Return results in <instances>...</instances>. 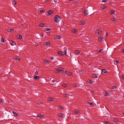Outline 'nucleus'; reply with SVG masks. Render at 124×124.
<instances>
[{
  "instance_id": "nucleus-1",
  "label": "nucleus",
  "mask_w": 124,
  "mask_h": 124,
  "mask_svg": "<svg viewBox=\"0 0 124 124\" xmlns=\"http://www.w3.org/2000/svg\"><path fill=\"white\" fill-rule=\"evenodd\" d=\"M61 19L60 17L59 16L57 15L55 16L54 21L58 23L59 22Z\"/></svg>"
},
{
  "instance_id": "nucleus-2",
  "label": "nucleus",
  "mask_w": 124,
  "mask_h": 124,
  "mask_svg": "<svg viewBox=\"0 0 124 124\" xmlns=\"http://www.w3.org/2000/svg\"><path fill=\"white\" fill-rule=\"evenodd\" d=\"M58 116L59 117L62 118L64 117L65 116V115L64 114H62L61 113H59L58 115Z\"/></svg>"
},
{
  "instance_id": "nucleus-3",
  "label": "nucleus",
  "mask_w": 124,
  "mask_h": 124,
  "mask_svg": "<svg viewBox=\"0 0 124 124\" xmlns=\"http://www.w3.org/2000/svg\"><path fill=\"white\" fill-rule=\"evenodd\" d=\"M102 32V31L100 30H97L95 32V33L96 34H101Z\"/></svg>"
},
{
  "instance_id": "nucleus-4",
  "label": "nucleus",
  "mask_w": 124,
  "mask_h": 124,
  "mask_svg": "<svg viewBox=\"0 0 124 124\" xmlns=\"http://www.w3.org/2000/svg\"><path fill=\"white\" fill-rule=\"evenodd\" d=\"M63 68H60L56 70V72L59 73L60 71H63Z\"/></svg>"
},
{
  "instance_id": "nucleus-5",
  "label": "nucleus",
  "mask_w": 124,
  "mask_h": 124,
  "mask_svg": "<svg viewBox=\"0 0 124 124\" xmlns=\"http://www.w3.org/2000/svg\"><path fill=\"white\" fill-rule=\"evenodd\" d=\"M54 100V98H53L49 97L48 99V101H53Z\"/></svg>"
},
{
  "instance_id": "nucleus-6",
  "label": "nucleus",
  "mask_w": 124,
  "mask_h": 124,
  "mask_svg": "<svg viewBox=\"0 0 124 124\" xmlns=\"http://www.w3.org/2000/svg\"><path fill=\"white\" fill-rule=\"evenodd\" d=\"M85 24V22L83 21H80L79 22V24L81 25H84Z\"/></svg>"
},
{
  "instance_id": "nucleus-7",
  "label": "nucleus",
  "mask_w": 124,
  "mask_h": 124,
  "mask_svg": "<svg viewBox=\"0 0 124 124\" xmlns=\"http://www.w3.org/2000/svg\"><path fill=\"white\" fill-rule=\"evenodd\" d=\"M53 10H49L48 12V14H46L47 15H49L53 13Z\"/></svg>"
},
{
  "instance_id": "nucleus-8",
  "label": "nucleus",
  "mask_w": 124,
  "mask_h": 124,
  "mask_svg": "<svg viewBox=\"0 0 124 124\" xmlns=\"http://www.w3.org/2000/svg\"><path fill=\"white\" fill-rule=\"evenodd\" d=\"M78 31V30L75 29H73L72 31V32L74 33H76Z\"/></svg>"
},
{
  "instance_id": "nucleus-9",
  "label": "nucleus",
  "mask_w": 124,
  "mask_h": 124,
  "mask_svg": "<svg viewBox=\"0 0 124 124\" xmlns=\"http://www.w3.org/2000/svg\"><path fill=\"white\" fill-rule=\"evenodd\" d=\"M58 53L59 55H64V53L62 52L61 51H58Z\"/></svg>"
},
{
  "instance_id": "nucleus-10",
  "label": "nucleus",
  "mask_w": 124,
  "mask_h": 124,
  "mask_svg": "<svg viewBox=\"0 0 124 124\" xmlns=\"http://www.w3.org/2000/svg\"><path fill=\"white\" fill-rule=\"evenodd\" d=\"M39 118L42 119H44L45 118V117L44 116L39 114Z\"/></svg>"
},
{
  "instance_id": "nucleus-11",
  "label": "nucleus",
  "mask_w": 124,
  "mask_h": 124,
  "mask_svg": "<svg viewBox=\"0 0 124 124\" xmlns=\"http://www.w3.org/2000/svg\"><path fill=\"white\" fill-rule=\"evenodd\" d=\"M10 44L12 46L15 45L16 44V43L13 41H12L10 42Z\"/></svg>"
},
{
  "instance_id": "nucleus-12",
  "label": "nucleus",
  "mask_w": 124,
  "mask_h": 124,
  "mask_svg": "<svg viewBox=\"0 0 124 124\" xmlns=\"http://www.w3.org/2000/svg\"><path fill=\"white\" fill-rule=\"evenodd\" d=\"M44 61L46 63H49L50 62V61H49L46 59L44 60Z\"/></svg>"
},
{
  "instance_id": "nucleus-13",
  "label": "nucleus",
  "mask_w": 124,
  "mask_h": 124,
  "mask_svg": "<svg viewBox=\"0 0 124 124\" xmlns=\"http://www.w3.org/2000/svg\"><path fill=\"white\" fill-rule=\"evenodd\" d=\"M115 11L114 10H111L110 11V14L111 15L114 14L115 13Z\"/></svg>"
},
{
  "instance_id": "nucleus-14",
  "label": "nucleus",
  "mask_w": 124,
  "mask_h": 124,
  "mask_svg": "<svg viewBox=\"0 0 124 124\" xmlns=\"http://www.w3.org/2000/svg\"><path fill=\"white\" fill-rule=\"evenodd\" d=\"M110 20L113 21H115L117 20V19L116 18L112 17L111 18Z\"/></svg>"
},
{
  "instance_id": "nucleus-15",
  "label": "nucleus",
  "mask_w": 124,
  "mask_h": 124,
  "mask_svg": "<svg viewBox=\"0 0 124 124\" xmlns=\"http://www.w3.org/2000/svg\"><path fill=\"white\" fill-rule=\"evenodd\" d=\"M69 96L70 94H69L65 93L64 94V96L65 97H68Z\"/></svg>"
},
{
  "instance_id": "nucleus-16",
  "label": "nucleus",
  "mask_w": 124,
  "mask_h": 124,
  "mask_svg": "<svg viewBox=\"0 0 124 124\" xmlns=\"http://www.w3.org/2000/svg\"><path fill=\"white\" fill-rule=\"evenodd\" d=\"M84 14L85 16H86L87 15H88V12L87 11V10H85L84 11Z\"/></svg>"
},
{
  "instance_id": "nucleus-17",
  "label": "nucleus",
  "mask_w": 124,
  "mask_h": 124,
  "mask_svg": "<svg viewBox=\"0 0 124 124\" xmlns=\"http://www.w3.org/2000/svg\"><path fill=\"white\" fill-rule=\"evenodd\" d=\"M64 55L65 54V55H67V54H66V52H66V51H67L66 49L65 48H64Z\"/></svg>"
},
{
  "instance_id": "nucleus-18",
  "label": "nucleus",
  "mask_w": 124,
  "mask_h": 124,
  "mask_svg": "<svg viewBox=\"0 0 124 124\" xmlns=\"http://www.w3.org/2000/svg\"><path fill=\"white\" fill-rule=\"evenodd\" d=\"M102 72L104 73H107L106 69H103L102 70Z\"/></svg>"
},
{
  "instance_id": "nucleus-19",
  "label": "nucleus",
  "mask_w": 124,
  "mask_h": 124,
  "mask_svg": "<svg viewBox=\"0 0 124 124\" xmlns=\"http://www.w3.org/2000/svg\"><path fill=\"white\" fill-rule=\"evenodd\" d=\"M93 78H97L98 77L97 75L95 74L93 75Z\"/></svg>"
},
{
  "instance_id": "nucleus-20",
  "label": "nucleus",
  "mask_w": 124,
  "mask_h": 124,
  "mask_svg": "<svg viewBox=\"0 0 124 124\" xmlns=\"http://www.w3.org/2000/svg\"><path fill=\"white\" fill-rule=\"evenodd\" d=\"M33 78L36 80L39 79V77L37 76H35L33 77Z\"/></svg>"
},
{
  "instance_id": "nucleus-21",
  "label": "nucleus",
  "mask_w": 124,
  "mask_h": 124,
  "mask_svg": "<svg viewBox=\"0 0 124 124\" xmlns=\"http://www.w3.org/2000/svg\"><path fill=\"white\" fill-rule=\"evenodd\" d=\"M44 26V24L43 23H41L39 24V26L43 27Z\"/></svg>"
},
{
  "instance_id": "nucleus-22",
  "label": "nucleus",
  "mask_w": 124,
  "mask_h": 124,
  "mask_svg": "<svg viewBox=\"0 0 124 124\" xmlns=\"http://www.w3.org/2000/svg\"><path fill=\"white\" fill-rule=\"evenodd\" d=\"M103 39V37H100L98 38V41H101Z\"/></svg>"
},
{
  "instance_id": "nucleus-23",
  "label": "nucleus",
  "mask_w": 124,
  "mask_h": 124,
  "mask_svg": "<svg viewBox=\"0 0 124 124\" xmlns=\"http://www.w3.org/2000/svg\"><path fill=\"white\" fill-rule=\"evenodd\" d=\"M12 2L13 4H14L15 5H16L17 4L16 2L14 0H12Z\"/></svg>"
},
{
  "instance_id": "nucleus-24",
  "label": "nucleus",
  "mask_w": 124,
  "mask_h": 124,
  "mask_svg": "<svg viewBox=\"0 0 124 124\" xmlns=\"http://www.w3.org/2000/svg\"><path fill=\"white\" fill-rule=\"evenodd\" d=\"M113 121H114L115 122H119L118 120V119L115 118H114L113 119Z\"/></svg>"
},
{
  "instance_id": "nucleus-25",
  "label": "nucleus",
  "mask_w": 124,
  "mask_h": 124,
  "mask_svg": "<svg viewBox=\"0 0 124 124\" xmlns=\"http://www.w3.org/2000/svg\"><path fill=\"white\" fill-rule=\"evenodd\" d=\"M46 46H49L50 45V43L49 42H46Z\"/></svg>"
},
{
  "instance_id": "nucleus-26",
  "label": "nucleus",
  "mask_w": 124,
  "mask_h": 124,
  "mask_svg": "<svg viewBox=\"0 0 124 124\" xmlns=\"http://www.w3.org/2000/svg\"><path fill=\"white\" fill-rule=\"evenodd\" d=\"M58 108L60 109H63V107L60 106H58Z\"/></svg>"
},
{
  "instance_id": "nucleus-27",
  "label": "nucleus",
  "mask_w": 124,
  "mask_h": 124,
  "mask_svg": "<svg viewBox=\"0 0 124 124\" xmlns=\"http://www.w3.org/2000/svg\"><path fill=\"white\" fill-rule=\"evenodd\" d=\"M104 94L106 96H108L109 95V93H108L105 92Z\"/></svg>"
},
{
  "instance_id": "nucleus-28",
  "label": "nucleus",
  "mask_w": 124,
  "mask_h": 124,
  "mask_svg": "<svg viewBox=\"0 0 124 124\" xmlns=\"http://www.w3.org/2000/svg\"><path fill=\"white\" fill-rule=\"evenodd\" d=\"M119 62L117 61H114V63L115 65H116V64L118 63Z\"/></svg>"
},
{
  "instance_id": "nucleus-29",
  "label": "nucleus",
  "mask_w": 124,
  "mask_h": 124,
  "mask_svg": "<svg viewBox=\"0 0 124 124\" xmlns=\"http://www.w3.org/2000/svg\"><path fill=\"white\" fill-rule=\"evenodd\" d=\"M62 86L65 88H66L67 87V85L65 84H63L62 85Z\"/></svg>"
},
{
  "instance_id": "nucleus-30",
  "label": "nucleus",
  "mask_w": 124,
  "mask_h": 124,
  "mask_svg": "<svg viewBox=\"0 0 124 124\" xmlns=\"http://www.w3.org/2000/svg\"><path fill=\"white\" fill-rule=\"evenodd\" d=\"M80 53V51L78 50H76L75 51V54H78Z\"/></svg>"
},
{
  "instance_id": "nucleus-31",
  "label": "nucleus",
  "mask_w": 124,
  "mask_h": 124,
  "mask_svg": "<svg viewBox=\"0 0 124 124\" xmlns=\"http://www.w3.org/2000/svg\"><path fill=\"white\" fill-rule=\"evenodd\" d=\"M8 32H12L13 31V30L12 29H8Z\"/></svg>"
},
{
  "instance_id": "nucleus-32",
  "label": "nucleus",
  "mask_w": 124,
  "mask_h": 124,
  "mask_svg": "<svg viewBox=\"0 0 124 124\" xmlns=\"http://www.w3.org/2000/svg\"><path fill=\"white\" fill-rule=\"evenodd\" d=\"M13 114H14V115L16 116H17V114L16 112H15L14 111H13Z\"/></svg>"
},
{
  "instance_id": "nucleus-33",
  "label": "nucleus",
  "mask_w": 124,
  "mask_h": 124,
  "mask_svg": "<svg viewBox=\"0 0 124 124\" xmlns=\"http://www.w3.org/2000/svg\"><path fill=\"white\" fill-rule=\"evenodd\" d=\"M45 29L46 31H50L51 30V29L49 28H45Z\"/></svg>"
},
{
  "instance_id": "nucleus-34",
  "label": "nucleus",
  "mask_w": 124,
  "mask_h": 124,
  "mask_svg": "<svg viewBox=\"0 0 124 124\" xmlns=\"http://www.w3.org/2000/svg\"><path fill=\"white\" fill-rule=\"evenodd\" d=\"M88 103L90 105H93V103H92V102H88Z\"/></svg>"
},
{
  "instance_id": "nucleus-35",
  "label": "nucleus",
  "mask_w": 124,
  "mask_h": 124,
  "mask_svg": "<svg viewBox=\"0 0 124 124\" xmlns=\"http://www.w3.org/2000/svg\"><path fill=\"white\" fill-rule=\"evenodd\" d=\"M79 111L78 110H76L75 112V114H77L79 113Z\"/></svg>"
},
{
  "instance_id": "nucleus-36",
  "label": "nucleus",
  "mask_w": 124,
  "mask_h": 124,
  "mask_svg": "<svg viewBox=\"0 0 124 124\" xmlns=\"http://www.w3.org/2000/svg\"><path fill=\"white\" fill-rule=\"evenodd\" d=\"M14 59L18 61H19L20 60V59L19 58L17 57H16L15 58H14Z\"/></svg>"
},
{
  "instance_id": "nucleus-37",
  "label": "nucleus",
  "mask_w": 124,
  "mask_h": 124,
  "mask_svg": "<svg viewBox=\"0 0 124 124\" xmlns=\"http://www.w3.org/2000/svg\"><path fill=\"white\" fill-rule=\"evenodd\" d=\"M62 71L63 72V73H67V71H66V70H64V69H63V71Z\"/></svg>"
},
{
  "instance_id": "nucleus-38",
  "label": "nucleus",
  "mask_w": 124,
  "mask_h": 124,
  "mask_svg": "<svg viewBox=\"0 0 124 124\" xmlns=\"http://www.w3.org/2000/svg\"><path fill=\"white\" fill-rule=\"evenodd\" d=\"M1 41L3 43H4L5 42L3 38H2L1 39Z\"/></svg>"
},
{
  "instance_id": "nucleus-39",
  "label": "nucleus",
  "mask_w": 124,
  "mask_h": 124,
  "mask_svg": "<svg viewBox=\"0 0 124 124\" xmlns=\"http://www.w3.org/2000/svg\"><path fill=\"white\" fill-rule=\"evenodd\" d=\"M59 37L57 35L56 36L55 38V39H59Z\"/></svg>"
},
{
  "instance_id": "nucleus-40",
  "label": "nucleus",
  "mask_w": 124,
  "mask_h": 124,
  "mask_svg": "<svg viewBox=\"0 0 124 124\" xmlns=\"http://www.w3.org/2000/svg\"><path fill=\"white\" fill-rule=\"evenodd\" d=\"M39 11H40V13H43L44 11V10H39Z\"/></svg>"
},
{
  "instance_id": "nucleus-41",
  "label": "nucleus",
  "mask_w": 124,
  "mask_h": 124,
  "mask_svg": "<svg viewBox=\"0 0 124 124\" xmlns=\"http://www.w3.org/2000/svg\"><path fill=\"white\" fill-rule=\"evenodd\" d=\"M72 74V73L71 72H69L68 73V75L69 76H70Z\"/></svg>"
},
{
  "instance_id": "nucleus-42",
  "label": "nucleus",
  "mask_w": 124,
  "mask_h": 124,
  "mask_svg": "<svg viewBox=\"0 0 124 124\" xmlns=\"http://www.w3.org/2000/svg\"><path fill=\"white\" fill-rule=\"evenodd\" d=\"M18 38L19 39H21L22 38V37L21 36L19 35Z\"/></svg>"
},
{
  "instance_id": "nucleus-43",
  "label": "nucleus",
  "mask_w": 124,
  "mask_h": 124,
  "mask_svg": "<svg viewBox=\"0 0 124 124\" xmlns=\"http://www.w3.org/2000/svg\"><path fill=\"white\" fill-rule=\"evenodd\" d=\"M116 88V87L115 86H112L111 88L112 89H113L115 88Z\"/></svg>"
},
{
  "instance_id": "nucleus-44",
  "label": "nucleus",
  "mask_w": 124,
  "mask_h": 124,
  "mask_svg": "<svg viewBox=\"0 0 124 124\" xmlns=\"http://www.w3.org/2000/svg\"><path fill=\"white\" fill-rule=\"evenodd\" d=\"M93 82V81L92 80H89V82L90 83H92Z\"/></svg>"
},
{
  "instance_id": "nucleus-45",
  "label": "nucleus",
  "mask_w": 124,
  "mask_h": 124,
  "mask_svg": "<svg viewBox=\"0 0 124 124\" xmlns=\"http://www.w3.org/2000/svg\"><path fill=\"white\" fill-rule=\"evenodd\" d=\"M73 85L75 87H76L77 86V84H74Z\"/></svg>"
},
{
  "instance_id": "nucleus-46",
  "label": "nucleus",
  "mask_w": 124,
  "mask_h": 124,
  "mask_svg": "<svg viewBox=\"0 0 124 124\" xmlns=\"http://www.w3.org/2000/svg\"><path fill=\"white\" fill-rule=\"evenodd\" d=\"M103 49H100L99 51V52H98V53H100V52H101V51L103 50Z\"/></svg>"
},
{
  "instance_id": "nucleus-47",
  "label": "nucleus",
  "mask_w": 124,
  "mask_h": 124,
  "mask_svg": "<svg viewBox=\"0 0 124 124\" xmlns=\"http://www.w3.org/2000/svg\"><path fill=\"white\" fill-rule=\"evenodd\" d=\"M46 34L47 35H49L50 34V33H49L48 32H46Z\"/></svg>"
},
{
  "instance_id": "nucleus-48",
  "label": "nucleus",
  "mask_w": 124,
  "mask_h": 124,
  "mask_svg": "<svg viewBox=\"0 0 124 124\" xmlns=\"http://www.w3.org/2000/svg\"><path fill=\"white\" fill-rule=\"evenodd\" d=\"M108 36V33H106V37H107Z\"/></svg>"
},
{
  "instance_id": "nucleus-49",
  "label": "nucleus",
  "mask_w": 124,
  "mask_h": 124,
  "mask_svg": "<svg viewBox=\"0 0 124 124\" xmlns=\"http://www.w3.org/2000/svg\"><path fill=\"white\" fill-rule=\"evenodd\" d=\"M107 2V1L106 0H102V2Z\"/></svg>"
},
{
  "instance_id": "nucleus-50",
  "label": "nucleus",
  "mask_w": 124,
  "mask_h": 124,
  "mask_svg": "<svg viewBox=\"0 0 124 124\" xmlns=\"http://www.w3.org/2000/svg\"><path fill=\"white\" fill-rule=\"evenodd\" d=\"M121 50H122V52H123V53H124V49H121Z\"/></svg>"
},
{
  "instance_id": "nucleus-51",
  "label": "nucleus",
  "mask_w": 124,
  "mask_h": 124,
  "mask_svg": "<svg viewBox=\"0 0 124 124\" xmlns=\"http://www.w3.org/2000/svg\"><path fill=\"white\" fill-rule=\"evenodd\" d=\"M0 102L3 103V101L1 100H0Z\"/></svg>"
},
{
  "instance_id": "nucleus-52",
  "label": "nucleus",
  "mask_w": 124,
  "mask_h": 124,
  "mask_svg": "<svg viewBox=\"0 0 124 124\" xmlns=\"http://www.w3.org/2000/svg\"><path fill=\"white\" fill-rule=\"evenodd\" d=\"M108 122H107V121H105L104 122V123L105 124H108Z\"/></svg>"
},
{
  "instance_id": "nucleus-53",
  "label": "nucleus",
  "mask_w": 124,
  "mask_h": 124,
  "mask_svg": "<svg viewBox=\"0 0 124 124\" xmlns=\"http://www.w3.org/2000/svg\"><path fill=\"white\" fill-rule=\"evenodd\" d=\"M74 4H77L78 2L77 1H75L74 2Z\"/></svg>"
},
{
  "instance_id": "nucleus-54",
  "label": "nucleus",
  "mask_w": 124,
  "mask_h": 124,
  "mask_svg": "<svg viewBox=\"0 0 124 124\" xmlns=\"http://www.w3.org/2000/svg\"><path fill=\"white\" fill-rule=\"evenodd\" d=\"M35 46H38V43H36L35 44Z\"/></svg>"
},
{
  "instance_id": "nucleus-55",
  "label": "nucleus",
  "mask_w": 124,
  "mask_h": 124,
  "mask_svg": "<svg viewBox=\"0 0 124 124\" xmlns=\"http://www.w3.org/2000/svg\"><path fill=\"white\" fill-rule=\"evenodd\" d=\"M122 78L124 79V75H122Z\"/></svg>"
},
{
  "instance_id": "nucleus-56",
  "label": "nucleus",
  "mask_w": 124,
  "mask_h": 124,
  "mask_svg": "<svg viewBox=\"0 0 124 124\" xmlns=\"http://www.w3.org/2000/svg\"><path fill=\"white\" fill-rule=\"evenodd\" d=\"M104 7L103 8V9H104L106 8V6H104Z\"/></svg>"
},
{
  "instance_id": "nucleus-57",
  "label": "nucleus",
  "mask_w": 124,
  "mask_h": 124,
  "mask_svg": "<svg viewBox=\"0 0 124 124\" xmlns=\"http://www.w3.org/2000/svg\"><path fill=\"white\" fill-rule=\"evenodd\" d=\"M40 36H41L42 37H43V34H41L40 35Z\"/></svg>"
},
{
  "instance_id": "nucleus-58",
  "label": "nucleus",
  "mask_w": 124,
  "mask_h": 124,
  "mask_svg": "<svg viewBox=\"0 0 124 124\" xmlns=\"http://www.w3.org/2000/svg\"><path fill=\"white\" fill-rule=\"evenodd\" d=\"M91 93L92 94H93L94 93V92L93 91H92L91 92Z\"/></svg>"
},
{
  "instance_id": "nucleus-59",
  "label": "nucleus",
  "mask_w": 124,
  "mask_h": 124,
  "mask_svg": "<svg viewBox=\"0 0 124 124\" xmlns=\"http://www.w3.org/2000/svg\"><path fill=\"white\" fill-rule=\"evenodd\" d=\"M35 73L37 75L38 74V72H36Z\"/></svg>"
},
{
  "instance_id": "nucleus-60",
  "label": "nucleus",
  "mask_w": 124,
  "mask_h": 124,
  "mask_svg": "<svg viewBox=\"0 0 124 124\" xmlns=\"http://www.w3.org/2000/svg\"><path fill=\"white\" fill-rule=\"evenodd\" d=\"M51 59L52 60H53L54 59V58L53 57H52L51 58Z\"/></svg>"
},
{
  "instance_id": "nucleus-61",
  "label": "nucleus",
  "mask_w": 124,
  "mask_h": 124,
  "mask_svg": "<svg viewBox=\"0 0 124 124\" xmlns=\"http://www.w3.org/2000/svg\"><path fill=\"white\" fill-rule=\"evenodd\" d=\"M55 81V80H52V82H54Z\"/></svg>"
},
{
  "instance_id": "nucleus-62",
  "label": "nucleus",
  "mask_w": 124,
  "mask_h": 124,
  "mask_svg": "<svg viewBox=\"0 0 124 124\" xmlns=\"http://www.w3.org/2000/svg\"><path fill=\"white\" fill-rule=\"evenodd\" d=\"M80 71H81V72H82V70H80Z\"/></svg>"
},
{
  "instance_id": "nucleus-63",
  "label": "nucleus",
  "mask_w": 124,
  "mask_h": 124,
  "mask_svg": "<svg viewBox=\"0 0 124 124\" xmlns=\"http://www.w3.org/2000/svg\"><path fill=\"white\" fill-rule=\"evenodd\" d=\"M70 1H73V0H69Z\"/></svg>"
},
{
  "instance_id": "nucleus-64",
  "label": "nucleus",
  "mask_w": 124,
  "mask_h": 124,
  "mask_svg": "<svg viewBox=\"0 0 124 124\" xmlns=\"http://www.w3.org/2000/svg\"><path fill=\"white\" fill-rule=\"evenodd\" d=\"M37 116L38 117H39V115H37Z\"/></svg>"
}]
</instances>
